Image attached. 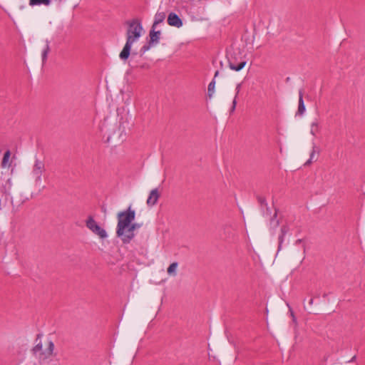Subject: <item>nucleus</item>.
Masks as SVG:
<instances>
[{"label": "nucleus", "mask_w": 365, "mask_h": 365, "mask_svg": "<svg viewBox=\"0 0 365 365\" xmlns=\"http://www.w3.org/2000/svg\"><path fill=\"white\" fill-rule=\"evenodd\" d=\"M125 24L128 26L126 42L119 54L122 61H126L129 58L133 44L140 38L143 30L141 22L138 19L127 21Z\"/></svg>", "instance_id": "f257e3e1"}, {"label": "nucleus", "mask_w": 365, "mask_h": 365, "mask_svg": "<svg viewBox=\"0 0 365 365\" xmlns=\"http://www.w3.org/2000/svg\"><path fill=\"white\" fill-rule=\"evenodd\" d=\"M135 212L129 207L126 210L118 213V224L116 227V235L122 240L127 229L131 222L135 220Z\"/></svg>", "instance_id": "f03ea898"}, {"label": "nucleus", "mask_w": 365, "mask_h": 365, "mask_svg": "<svg viewBox=\"0 0 365 365\" xmlns=\"http://www.w3.org/2000/svg\"><path fill=\"white\" fill-rule=\"evenodd\" d=\"M43 336L42 334H38L35 339V346L31 349L32 354L40 359H48L53 355L54 343L52 340L48 339L46 343V348L43 349V344L41 338Z\"/></svg>", "instance_id": "7ed1b4c3"}, {"label": "nucleus", "mask_w": 365, "mask_h": 365, "mask_svg": "<svg viewBox=\"0 0 365 365\" xmlns=\"http://www.w3.org/2000/svg\"><path fill=\"white\" fill-rule=\"evenodd\" d=\"M86 225L91 231L99 236L101 239H105L108 237L106 231L98 225L93 217L90 216L88 217Z\"/></svg>", "instance_id": "20e7f679"}, {"label": "nucleus", "mask_w": 365, "mask_h": 365, "mask_svg": "<svg viewBox=\"0 0 365 365\" xmlns=\"http://www.w3.org/2000/svg\"><path fill=\"white\" fill-rule=\"evenodd\" d=\"M44 170V163L42 160L36 159L31 171V175L36 182V184H41L42 180L41 176Z\"/></svg>", "instance_id": "39448f33"}, {"label": "nucleus", "mask_w": 365, "mask_h": 365, "mask_svg": "<svg viewBox=\"0 0 365 365\" xmlns=\"http://www.w3.org/2000/svg\"><path fill=\"white\" fill-rule=\"evenodd\" d=\"M140 227V225L139 224L131 222L128 229H127V231H126L125 235H123V238L122 240L123 243H124V244L130 243V241L135 237V233H134L135 230L139 228Z\"/></svg>", "instance_id": "423d86ee"}, {"label": "nucleus", "mask_w": 365, "mask_h": 365, "mask_svg": "<svg viewBox=\"0 0 365 365\" xmlns=\"http://www.w3.org/2000/svg\"><path fill=\"white\" fill-rule=\"evenodd\" d=\"M168 24L171 26L180 28L182 26V21L175 13L171 12L168 14Z\"/></svg>", "instance_id": "0eeeda50"}, {"label": "nucleus", "mask_w": 365, "mask_h": 365, "mask_svg": "<svg viewBox=\"0 0 365 365\" xmlns=\"http://www.w3.org/2000/svg\"><path fill=\"white\" fill-rule=\"evenodd\" d=\"M156 27L152 26L151 29L149 32L150 44H158L160 41L161 32L160 31H156Z\"/></svg>", "instance_id": "6e6552de"}, {"label": "nucleus", "mask_w": 365, "mask_h": 365, "mask_svg": "<svg viewBox=\"0 0 365 365\" xmlns=\"http://www.w3.org/2000/svg\"><path fill=\"white\" fill-rule=\"evenodd\" d=\"M160 197V193L158 188L152 190L147 200V205L150 207L155 205Z\"/></svg>", "instance_id": "1a4fd4ad"}, {"label": "nucleus", "mask_w": 365, "mask_h": 365, "mask_svg": "<svg viewBox=\"0 0 365 365\" xmlns=\"http://www.w3.org/2000/svg\"><path fill=\"white\" fill-rule=\"evenodd\" d=\"M165 18H166V13L165 11H160V10H158L156 12V14H155L154 21H153V24L152 26H153V27H157V26L159 24H161L164 21Z\"/></svg>", "instance_id": "9d476101"}, {"label": "nucleus", "mask_w": 365, "mask_h": 365, "mask_svg": "<svg viewBox=\"0 0 365 365\" xmlns=\"http://www.w3.org/2000/svg\"><path fill=\"white\" fill-rule=\"evenodd\" d=\"M245 65H246L245 61H241L239 63H236L232 59H231V58L229 59V66L233 71H239L241 69H242Z\"/></svg>", "instance_id": "9b49d317"}, {"label": "nucleus", "mask_w": 365, "mask_h": 365, "mask_svg": "<svg viewBox=\"0 0 365 365\" xmlns=\"http://www.w3.org/2000/svg\"><path fill=\"white\" fill-rule=\"evenodd\" d=\"M305 106L303 100V91L299 90V105H298V110H297V114L302 115L305 112Z\"/></svg>", "instance_id": "f8f14e48"}, {"label": "nucleus", "mask_w": 365, "mask_h": 365, "mask_svg": "<svg viewBox=\"0 0 365 365\" xmlns=\"http://www.w3.org/2000/svg\"><path fill=\"white\" fill-rule=\"evenodd\" d=\"M50 41L46 40V44L41 52L42 64L44 65L47 61L48 55L50 52Z\"/></svg>", "instance_id": "ddd939ff"}, {"label": "nucleus", "mask_w": 365, "mask_h": 365, "mask_svg": "<svg viewBox=\"0 0 365 365\" xmlns=\"http://www.w3.org/2000/svg\"><path fill=\"white\" fill-rule=\"evenodd\" d=\"M241 87H242V83H241L237 84V86H236V88H235V95L234 99L232 101V107L230 108V113H233L235 110L237 103V97L239 96V93L240 92Z\"/></svg>", "instance_id": "4468645a"}, {"label": "nucleus", "mask_w": 365, "mask_h": 365, "mask_svg": "<svg viewBox=\"0 0 365 365\" xmlns=\"http://www.w3.org/2000/svg\"><path fill=\"white\" fill-rule=\"evenodd\" d=\"M10 156H11V152H10V150H8L4 153L2 161L1 163V167L2 168H9L10 166V164H9Z\"/></svg>", "instance_id": "2eb2a0df"}, {"label": "nucleus", "mask_w": 365, "mask_h": 365, "mask_svg": "<svg viewBox=\"0 0 365 365\" xmlns=\"http://www.w3.org/2000/svg\"><path fill=\"white\" fill-rule=\"evenodd\" d=\"M178 267V263L175 262H173L168 268L167 272L170 276H176L177 274V269Z\"/></svg>", "instance_id": "dca6fc26"}, {"label": "nucleus", "mask_w": 365, "mask_h": 365, "mask_svg": "<svg viewBox=\"0 0 365 365\" xmlns=\"http://www.w3.org/2000/svg\"><path fill=\"white\" fill-rule=\"evenodd\" d=\"M319 132V123L317 120L314 122H312L311 124V130H310L311 134L313 136H316Z\"/></svg>", "instance_id": "f3484780"}, {"label": "nucleus", "mask_w": 365, "mask_h": 365, "mask_svg": "<svg viewBox=\"0 0 365 365\" xmlns=\"http://www.w3.org/2000/svg\"><path fill=\"white\" fill-rule=\"evenodd\" d=\"M317 150V147L316 145H314L313 148H312V150L310 153V157H309V159L306 162L305 165H309L312 163V162L313 160H317V158H316V153L318 151Z\"/></svg>", "instance_id": "a211bd4d"}, {"label": "nucleus", "mask_w": 365, "mask_h": 365, "mask_svg": "<svg viewBox=\"0 0 365 365\" xmlns=\"http://www.w3.org/2000/svg\"><path fill=\"white\" fill-rule=\"evenodd\" d=\"M215 80L213 79L208 85L207 88V94L208 97L211 98L215 93Z\"/></svg>", "instance_id": "6ab92c4d"}, {"label": "nucleus", "mask_w": 365, "mask_h": 365, "mask_svg": "<svg viewBox=\"0 0 365 365\" xmlns=\"http://www.w3.org/2000/svg\"><path fill=\"white\" fill-rule=\"evenodd\" d=\"M287 231H288V227L287 226H282V228H281L282 235L279 237L280 244L282 242L284 236L286 235Z\"/></svg>", "instance_id": "aec40b11"}, {"label": "nucleus", "mask_w": 365, "mask_h": 365, "mask_svg": "<svg viewBox=\"0 0 365 365\" xmlns=\"http://www.w3.org/2000/svg\"><path fill=\"white\" fill-rule=\"evenodd\" d=\"M153 44H150V42L148 43V45H144L141 49H140V51L144 53H145L147 51H148L150 48V46H152Z\"/></svg>", "instance_id": "412c9836"}, {"label": "nucleus", "mask_w": 365, "mask_h": 365, "mask_svg": "<svg viewBox=\"0 0 365 365\" xmlns=\"http://www.w3.org/2000/svg\"><path fill=\"white\" fill-rule=\"evenodd\" d=\"M258 202L261 204V205H267V202H266V200L264 197H258Z\"/></svg>", "instance_id": "4be33fe9"}, {"label": "nucleus", "mask_w": 365, "mask_h": 365, "mask_svg": "<svg viewBox=\"0 0 365 365\" xmlns=\"http://www.w3.org/2000/svg\"><path fill=\"white\" fill-rule=\"evenodd\" d=\"M302 240H301V239H298L297 240H296V242H295V245H299L300 243H302Z\"/></svg>", "instance_id": "5701e85b"}, {"label": "nucleus", "mask_w": 365, "mask_h": 365, "mask_svg": "<svg viewBox=\"0 0 365 365\" xmlns=\"http://www.w3.org/2000/svg\"><path fill=\"white\" fill-rule=\"evenodd\" d=\"M277 217V212H275L273 215V217L272 218V220H274V218L275 219Z\"/></svg>", "instance_id": "b1692460"}, {"label": "nucleus", "mask_w": 365, "mask_h": 365, "mask_svg": "<svg viewBox=\"0 0 365 365\" xmlns=\"http://www.w3.org/2000/svg\"><path fill=\"white\" fill-rule=\"evenodd\" d=\"M309 304L312 305L313 304V299H311L309 302Z\"/></svg>", "instance_id": "393cba45"}, {"label": "nucleus", "mask_w": 365, "mask_h": 365, "mask_svg": "<svg viewBox=\"0 0 365 365\" xmlns=\"http://www.w3.org/2000/svg\"><path fill=\"white\" fill-rule=\"evenodd\" d=\"M218 74H219V71H217L215 72V77H217V76H218Z\"/></svg>", "instance_id": "a878e982"}, {"label": "nucleus", "mask_w": 365, "mask_h": 365, "mask_svg": "<svg viewBox=\"0 0 365 365\" xmlns=\"http://www.w3.org/2000/svg\"><path fill=\"white\" fill-rule=\"evenodd\" d=\"M279 225V222L277 221L276 225L277 226Z\"/></svg>", "instance_id": "bb28decb"}]
</instances>
